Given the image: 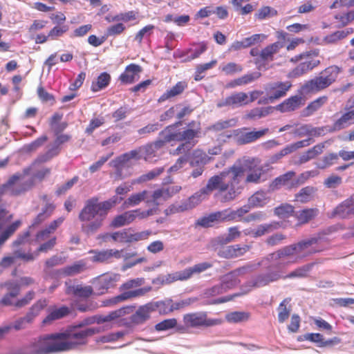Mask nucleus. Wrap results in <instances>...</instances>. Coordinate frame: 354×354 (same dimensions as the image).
Listing matches in <instances>:
<instances>
[{"instance_id": "obj_1", "label": "nucleus", "mask_w": 354, "mask_h": 354, "mask_svg": "<svg viewBox=\"0 0 354 354\" xmlns=\"http://www.w3.org/2000/svg\"><path fill=\"white\" fill-rule=\"evenodd\" d=\"M239 172L220 173L212 176L205 187L195 193L178 206V211H186L195 207L198 203L206 199L213 191L217 190L221 203H227L235 198L236 192L234 183L236 182Z\"/></svg>"}, {"instance_id": "obj_2", "label": "nucleus", "mask_w": 354, "mask_h": 354, "mask_svg": "<svg viewBox=\"0 0 354 354\" xmlns=\"http://www.w3.org/2000/svg\"><path fill=\"white\" fill-rule=\"evenodd\" d=\"M122 199L115 196L104 201H100L97 196L87 199L78 214L82 232L87 235L96 233L102 227L109 212Z\"/></svg>"}, {"instance_id": "obj_3", "label": "nucleus", "mask_w": 354, "mask_h": 354, "mask_svg": "<svg viewBox=\"0 0 354 354\" xmlns=\"http://www.w3.org/2000/svg\"><path fill=\"white\" fill-rule=\"evenodd\" d=\"M317 241L318 239L315 237L302 240L268 254L266 259L268 261L276 262L273 266L274 268H281L289 264L297 263L303 258L316 252L311 246L316 244Z\"/></svg>"}, {"instance_id": "obj_4", "label": "nucleus", "mask_w": 354, "mask_h": 354, "mask_svg": "<svg viewBox=\"0 0 354 354\" xmlns=\"http://www.w3.org/2000/svg\"><path fill=\"white\" fill-rule=\"evenodd\" d=\"M258 159L248 158L243 160V163L239 165H234L230 167L227 170L223 171L221 173H234L235 171L239 172V176L237 180L234 183V191L236 192L235 198L241 193L242 187L239 186V184L241 181L244 172L248 171L247 176L245 180V183H254L258 184L261 181L266 180L263 178L264 174L269 170V164H265L264 165L258 166Z\"/></svg>"}, {"instance_id": "obj_5", "label": "nucleus", "mask_w": 354, "mask_h": 354, "mask_svg": "<svg viewBox=\"0 0 354 354\" xmlns=\"http://www.w3.org/2000/svg\"><path fill=\"white\" fill-rule=\"evenodd\" d=\"M63 352L59 333L35 338L16 354H51Z\"/></svg>"}, {"instance_id": "obj_6", "label": "nucleus", "mask_w": 354, "mask_h": 354, "mask_svg": "<svg viewBox=\"0 0 354 354\" xmlns=\"http://www.w3.org/2000/svg\"><path fill=\"white\" fill-rule=\"evenodd\" d=\"M102 331L103 329L101 327L85 328L83 330H76L75 327H68L64 331L59 333L63 352L86 345L89 337Z\"/></svg>"}, {"instance_id": "obj_7", "label": "nucleus", "mask_w": 354, "mask_h": 354, "mask_svg": "<svg viewBox=\"0 0 354 354\" xmlns=\"http://www.w3.org/2000/svg\"><path fill=\"white\" fill-rule=\"evenodd\" d=\"M340 73V68L337 66H330L322 71L319 76L308 81L301 87L303 93L318 92L330 86L335 82Z\"/></svg>"}, {"instance_id": "obj_8", "label": "nucleus", "mask_w": 354, "mask_h": 354, "mask_svg": "<svg viewBox=\"0 0 354 354\" xmlns=\"http://www.w3.org/2000/svg\"><path fill=\"white\" fill-rule=\"evenodd\" d=\"M144 282L145 279L143 278H136L128 280L120 286V289L122 290L127 291H124L119 295L104 301L103 302L104 306H112L131 298L139 297L145 295L151 290L152 288L151 286H145L133 290H128L142 286Z\"/></svg>"}, {"instance_id": "obj_9", "label": "nucleus", "mask_w": 354, "mask_h": 354, "mask_svg": "<svg viewBox=\"0 0 354 354\" xmlns=\"http://www.w3.org/2000/svg\"><path fill=\"white\" fill-rule=\"evenodd\" d=\"M194 126V122L189 124V129L178 132V142L182 143L178 145V156L185 151H190V150L196 144L197 141L196 138L199 136L201 133L200 128L192 129Z\"/></svg>"}, {"instance_id": "obj_10", "label": "nucleus", "mask_w": 354, "mask_h": 354, "mask_svg": "<svg viewBox=\"0 0 354 354\" xmlns=\"http://www.w3.org/2000/svg\"><path fill=\"white\" fill-rule=\"evenodd\" d=\"M183 156H178V169L185 165L189 167L203 166L207 164L211 158L209 157L204 151L197 149L192 153L189 151L184 152Z\"/></svg>"}, {"instance_id": "obj_11", "label": "nucleus", "mask_w": 354, "mask_h": 354, "mask_svg": "<svg viewBox=\"0 0 354 354\" xmlns=\"http://www.w3.org/2000/svg\"><path fill=\"white\" fill-rule=\"evenodd\" d=\"M246 128L234 130V142L239 145H243L253 142L266 135L268 131V129H263L260 131H252L246 132Z\"/></svg>"}, {"instance_id": "obj_12", "label": "nucleus", "mask_w": 354, "mask_h": 354, "mask_svg": "<svg viewBox=\"0 0 354 354\" xmlns=\"http://www.w3.org/2000/svg\"><path fill=\"white\" fill-rule=\"evenodd\" d=\"M281 278L282 275L279 271H272L266 274H259L245 283V287L248 288V289L245 293L250 291L252 288L265 286L270 282L276 281Z\"/></svg>"}, {"instance_id": "obj_13", "label": "nucleus", "mask_w": 354, "mask_h": 354, "mask_svg": "<svg viewBox=\"0 0 354 354\" xmlns=\"http://www.w3.org/2000/svg\"><path fill=\"white\" fill-rule=\"evenodd\" d=\"M292 87V83L286 82H273L265 85V91L267 95H270V98L275 100L286 95L287 92Z\"/></svg>"}, {"instance_id": "obj_14", "label": "nucleus", "mask_w": 354, "mask_h": 354, "mask_svg": "<svg viewBox=\"0 0 354 354\" xmlns=\"http://www.w3.org/2000/svg\"><path fill=\"white\" fill-rule=\"evenodd\" d=\"M184 322L187 326H211L221 324L218 319H207L205 313H192L184 316Z\"/></svg>"}, {"instance_id": "obj_15", "label": "nucleus", "mask_w": 354, "mask_h": 354, "mask_svg": "<svg viewBox=\"0 0 354 354\" xmlns=\"http://www.w3.org/2000/svg\"><path fill=\"white\" fill-rule=\"evenodd\" d=\"M142 68L136 64L127 65L123 73L119 76V80L124 84H131L140 79Z\"/></svg>"}, {"instance_id": "obj_16", "label": "nucleus", "mask_w": 354, "mask_h": 354, "mask_svg": "<svg viewBox=\"0 0 354 354\" xmlns=\"http://www.w3.org/2000/svg\"><path fill=\"white\" fill-rule=\"evenodd\" d=\"M1 288H6L7 292L0 300L1 306L15 305L13 299L16 298L20 292V286L18 283L13 281H7L0 284Z\"/></svg>"}, {"instance_id": "obj_17", "label": "nucleus", "mask_w": 354, "mask_h": 354, "mask_svg": "<svg viewBox=\"0 0 354 354\" xmlns=\"http://www.w3.org/2000/svg\"><path fill=\"white\" fill-rule=\"evenodd\" d=\"M162 148L161 142L156 140L154 142L140 147L137 150L139 151V155L141 156V158H143L145 161H151L153 158L158 156V151Z\"/></svg>"}, {"instance_id": "obj_18", "label": "nucleus", "mask_w": 354, "mask_h": 354, "mask_svg": "<svg viewBox=\"0 0 354 354\" xmlns=\"http://www.w3.org/2000/svg\"><path fill=\"white\" fill-rule=\"evenodd\" d=\"M319 64L320 61L315 59H310L301 62L289 73L288 77L297 78L300 77L308 71H312Z\"/></svg>"}, {"instance_id": "obj_19", "label": "nucleus", "mask_w": 354, "mask_h": 354, "mask_svg": "<svg viewBox=\"0 0 354 354\" xmlns=\"http://www.w3.org/2000/svg\"><path fill=\"white\" fill-rule=\"evenodd\" d=\"M177 123L167 127L159 133V138L157 140L161 142V147H164L167 144L174 145L177 141Z\"/></svg>"}, {"instance_id": "obj_20", "label": "nucleus", "mask_w": 354, "mask_h": 354, "mask_svg": "<svg viewBox=\"0 0 354 354\" xmlns=\"http://www.w3.org/2000/svg\"><path fill=\"white\" fill-rule=\"evenodd\" d=\"M352 214H354V196H351L337 206L333 210V216L345 218Z\"/></svg>"}, {"instance_id": "obj_21", "label": "nucleus", "mask_w": 354, "mask_h": 354, "mask_svg": "<svg viewBox=\"0 0 354 354\" xmlns=\"http://www.w3.org/2000/svg\"><path fill=\"white\" fill-rule=\"evenodd\" d=\"M354 124V109L343 113L341 117L337 119L331 128H328L329 132L338 131L346 129Z\"/></svg>"}, {"instance_id": "obj_22", "label": "nucleus", "mask_w": 354, "mask_h": 354, "mask_svg": "<svg viewBox=\"0 0 354 354\" xmlns=\"http://www.w3.org/2000/svg\"><path fill=\"white\" fill-rule=\"evenodd\" d=\"M131 159H141V156L139 155V151H138L137 149L118 156L115 159L111 160L109 165L115 169H119Z\"/></svg>"}, {"instance_id": "obj_23", "label": "nucleus", "mask_w": 354, "mask_h": 354, "mask_svg": "<svg viewBox=\"0 0 354 354\" xmlns=\"http://www.w3.org/2000/svg\"><path fill=\"white\" fill-rule=\"evenodd\" d=\"M153 312L151 306L150 302L145 305L141 306L133 313L131 317V322L134 324H141L145 322L150 317V314Z\"/></svg>"}, {"instance_id": "obj_24", "label": "nucleus", "mask_w": 354, "mask_h": 354, "mask_svg": "<svg viewBox=\"0 0 354 354\" xmlns=\"http://www.w3.org/2000/svg\"><path fill=\"white\" fill-rule=\"evenodd\" d=\"M115 279L111 275L103 274L96 279L94 286L97 295H102L114 286Z\"/></svg>"}, {"instance_id": "obj_25", "label": "nucleus", "mask_w": 354, "mask_h": 354, "mask_svg": "<svg viewBox=\"0 0 354 354\" xmlns=\"http://www.w3.org/2000/svg\"><path fill=\"white\" fill-rule=\"evenodd\" d=\"M303 98L300 95H294L277 106V109L282 113L292 111L299 108L303 103Z\"/></svg>"}, {"instance_id": "obj_26", "label": "nucleus", "mask_w": 354, "mask_h": 354, "mask_svg": "<svg viewBox=\"0 0 354 354\" xmlns=\"http://www.w3.org/2000/svg\"><path fill=\"white\" fill-rule=\"evenodd\" d=\"M71 313V310L66 306H61L60 308H53L48 315L42 320L44 326L50 324L53 321L62 319Z\"/></svg>"}, {"instance_id": "obj_27", "label": "nucleus", "mask_w": 354, "mask_h": 354, "mask_svg": "<svg viewBox=\"0 0 354 354\" xmlns=\"http://www.w3.org/2000/svg\"><path fill=\"white\" fill-rule=\"evenodd\" d=\"M66 292L76 297L87 299L93 294V290L91 286L73 285L68 286Z\"/></svg>"}, {"instance_id": "obj_28", "label": "nucleus", "mask_w": 354, "mask_h": 354, "mask_svg": "<svg viewBox=\"0 0 354 354\" xmlns=\"http://www.w3.org/2000/svg\"><path fill=\"white\" fill-rule=\"evenodd\" d=\"M283 48V42H274L263 48L260 53V57L264 61H272L274 55Z\"/></svg>"}, {"instance_id": "obj_29", "label": "nucleus", "mask_w": 354, "mask_h": 354, "mask_svg": "<svg viewBox=\"0 0 354 354\" xmlns=\"http://www.w3.org/2000/svg\"><path fill=\"white\" fill-rule=\"evenodd\" d=\"M88 269L86 262L84 259L75 261L72 265L63 268V273L66 276H73L82 273Z\"/></svg>"}, {"instance_id": "obj_30", "label": "nucleus", "mask_w": 354, "mask_h": 354, "mask_svg": "<svg viewBox=\"0 0 354 354\" xmlns=\"http://www.w3.org/2000/svg\"><path fill=\"white\" fill-rule=\"evenodd\" d=\"M111 80V75L108 73L103 72L100 73L96 80L92 82L91 90L93 92H97L105 88L110 84Z\"/></svg>"}, {"instance_id": "obj_31", "label": "nucleus", "mask_w": 354, "mask_h": 354, "mask_svg": "<svg viewBox=\"0 0 354 354\" xmlns=\"http://www.w3.org/2000/svg\"><path fill=\"white\" fill-rule=\"evenodd\" d=\"M225 218L226 216L223 212H217L198 219L197 224L204 227H209L212 226L215 221H223Z\"/></svg>"}, {"instance_id": "obj_32", "label": "nucleus", "mask_w": 354, "mask_h": 354, "mask_svg": "<svg viewBox=\"0 0 354 354\" xmlns=\"http://www.w3.org/2000/svg\"><path fill=\"white\" fill-rule=\"evenodd\" d=\"M48 301L46 299L37 300L29 309L26 313L28 321L33 322L35 318L47 306Z\"/></svg>"}, {"instance_id": "obj_33", "label": "nucleus", "mask_w": 354, "mask_h": 354, "mask_svg": "<svg viewBox=\"0 0 354 354\" xmlns=\"http://www.w3.org/2000/svg\"><path fill=\"white\" fill-rule=\"evenodd\" d=\"M153 311H158L160 314L166 315L172 312L174 309L171 300L167 299L156 302H150Z\"/></svg>"}, {"instance_id": "obj_34", "label": "nucleus", "mask_w": 354, "mask_h": 354, "mask_svg": "<svg viewBox=\"0 0 354 354\" xmlns=\"http://www.w3.org/2000/svg\"><path fill=\"white\" fill-rule=\"evenodd\" d=\"M317 214V209L310 208L298 211L295 213V216L300 224H304L314 218Z\"/></svg>"}, {"instance_id": "obj_35", "label": "nucleus", "mask_w": 354, "mask_h": 354, "mask_svg": "<svg viewBox=\"0 0 354 354\" xmlns=\"http://www.w3.org/2000/svg\"><path fill=\"white\" fill-rule=\"evenodd\" d=\"M316 190L317 189L314 187H305L295 195V201L302 203H308L313 198V196Z\"/></svg>"}, {"instance_id": "obj_36", "label": "nucleus", "mask_w": 354, "mask_h": 354, "mask_svg": "<svg viewBox=\"0 0 354 354\" xmlns=\"http://www.w3.org/2000/svg\"><path fill=\"white\" fill-rule=\"evenodd\" d=\"M261 76V73L260 72L256 71L251 73L246 74L241 77H239L234 80L231 82L230 85L232 86H242L248 84L250 83L253 82L257 80Z\"/></svg>"}, {"instance_id": "obj_37", "label": "nucleus", "mask_w": 354, "mask_h": 354, "mask_svg": "<svg viewBox=\"0 0 354 354\" xmlns=\"http://www.w3.org/2000/svg\"><path fill=\"white\" fill-rule=\"evenodd\" d=\"M241 236V232L237 227H232L228 229V233L217 238V242L224 245L230 243Z\"/></svg>"}, {"instance_id": "obj_38", "label": "nucleus", "mask_w": 354, "mask_h": 354, "mask_svg": "<svg viewBox=\"0 0 354 354\" xmlns=\"http://www.w3.org/2000/svg\"><path fill=\"white\" fill-rule=\"evenodd\" d=\"M21 221L20 220L15 221L9 225L0 234V247L14 234L17 229L21 226Z\"/></svg>"}, {"instance_id": "obj_39", "label": "nucleus", "mask_w": 354, "mask_h": 354, "mask_svg": "<svg viewBox=\"0 0 354 354\" xmlns=\"http://www.w3.org/2000/svg\"><path fill=\"white\" fill-rule=\"evenodd\" d=\"M149 192L144 190L141 192L131 194L124 203L126 207H133L139 205L142 201L147 199Z\"/></svg>"}, {"instance_id": "obj_40", "label": "nucleus", "mask_w": 354, "mask_h": 354, "mask_svg": "<svg viewBox=\"0 0 354 354\" xmlns=\"http://www.w3.org/2000/svg\"><path fill=\"white\" fill-rule=\"evenodd\" d=\"M261 262H259L257 263L249 262L241 267L234 269V270H232V272L233 274H235V276L239 279V277H243L245 274H250L255 271L261 266Z\"/></svg>"}, {"instance_id": "obj_41", "label": "nucleus", "mask_w": 354, "mask_h": 354, "mask_svg": "<svg viewBox=\"0 0 354 354\" xmlns=\"http://www.w3.org/2000/svg\"><path fill=\"white\" fill-rule=\"evenodd\" d=\"M240 282V280L231 271L222 277L221 283L226 292L239 285Z\"/></svg>"}, {"instance_id": "obj_42", "label": "nucleus", "mask_w": 354, "mask_h": 354, "mask_svg": "<svg viewBox=\"0 0 354 354\" xmlns=\"http://www.w3.org/2000/svg\"><path fill=\"white\" fill-rule=\"evenodd\" d=\"M170 197V194L168 189H158L153 192L151 199H147V203H153L156 206L159 205L161 201H165Z\"/></svg>"}, {"instance_id": "obj_43", "label": "nucleus", "mask_w": 354, "mask_h": 354, "mask_svg": "<svg viewBox=\"0 0 354 354\" xmlns=\"http://www.w3.org/2000/svg\"><path fill=\"white\" fill-rule=\"evenodd\" d=\"M232 108L249 104L248 94L243 92L236 93L229 96Z\"/></svg>"}, {"instance_id": "obj_44", "label": "nucleus", "mask_w": 354, "mask_h": 354, "mask_svg": "<svg viewBox=\"0 0 354 354\" xmlns=\"http://www.w3.org/2000/svg\"><path fill=\"white\" fill-rule=\"evenodd\" d=\"M295 175L294 171H288L280 176L276 178L270 184V188L272 190L278 189L281 185H288V182Z\"/></svg>"}, {"instance_id": "obj_45", "label": "nucleus", "mask_w": 354, "mask_h": 354, "mask_svg": "<svg viewBox=\"0 0 354 354\" xmlns=\"http://www.w3.org/2000/svg\"><path fill=\"white\" fill-rule=\"evenodd\" d=\"M290 300V298L284 299L278 307V320L280 323H283L290 316L291 310L287 306Z\"/></svg>"}, {"instance_id": "obj_46", "label": "nucleus", "mask_w": 354, "mask_h": 354, "mask_svg": "<svg viewBox=\"0 0 354 354\" xmlns=\"http://www.w3.org/2000/svg\"><path fill=\"white\" fill-rule=\"evenodd\" d=\"M268 202L266 194L263 192L254 193L248 199V203L252 207H262Z\"/></svg>"}, {"instance_id": "obj_47", "label": "nucleus", "mask_w": 354, "mask_h": 354, "mask_svg": "<svg viewBox=\"0 0 354 354\" xmlns=\"http://www.w3.org/2000/svg\"><path fill=\"white\" fill-rule=\"evenodd\" d=\"M271 109V107L254 108L253 109H251L247 113V115H245V118L255 120L266 117V115L270 113Z\"/></svg>"}, {"instance_id": "obj_48", "label": "nucleus", "mask_w": 354, "mask_h": 354, "mask_svg": "<svg viewBox=\"0 0 354 354\" xmlns=\"http://www.w3.org/2000/svg\"><path fill=\"white\" fill-rule=\"evenodd\" d=\"M276 229H277V225L275 223L259 225L255 230H252V236L254 238L259 237Z\"/></svg>"}, {"instance_id": "obj_49", "label": "nucleus", "mask_w": 354, "mask_h": 354, "mask_svg": "<svg viewBox=\"0 0 354 354\" xmlns=\"http://www.w3.org/2000/svg\"><path fill=\"white\" fill-rule=\"evenodd\" d=\"M294 212V207L290 204L283 203L274 209L275 215L281 218H288Z\"/></svg>"}, {"instance_id": "obj_50", "label": "nucleus", "mask_w": 354, "mask_h": 354, "mask_svg": "<svg viewBox=\"0 0 354 354\" xmlns=\"http://www.w3.org/2000/svg\"><path fill=\"white\" fill-rule=\"evenodd\" d=\"M237 120L234 118L219 120L209 127V129L214 131H220L230 127H234Z\"/></svg>"}, {"instance_id": "obj_51", "label": "nucleus", "mask_w": 354, "mask_h": 354, "mask_svg": "<svg viewBox=\"0 0 354 354\" xmlns=\"http://www.w3.org/2000/svg\"><path fill=\"white\" fill-rule=\"evenodd\" d=\"M337 160L338 155L335 153H330L320 159L319 161L316 163V165L317 168L324 169L333 165L335 161Z\"/></svg>"}, {"instance_id": "obj_52", "label": "nucleus", "mask_w": 354, "mask_h": 354, "mask_svg": "<svg viewBox=\"0 0 354 354\" xmlns=\"http://www.w3.org/2000/svg\"><path fill=\"white\" fill-rule=\"evenodd\" d=\"M88 253L93 254L91 257L93 262L106 263L109 261L108 249L104 250H91Z\"/></svg>"}, {"instance_id": "obj_53", "label": "nucleus", "mask_w": 354, "mask_h": 354, "mask_svg": "<svg viewBox=\"0 0 354 354\" xmlns=\"http://www.w3.org/2000/svg\"><path fill=\"white\" fill-rule=\"evenodd\" d=\"M48 140V137L46 136H42L32 142L24 146L23 149L26 153H30L36 151L40 147H41L45 142Z\"/></svg>"}, {"instance_id": "obj_54", "label": "nucleus", "mask_w": 354, "mask_h": 354, "mask_svg": "<svg viewBox=\"0 0 354 354\" xmlns=\"http://www.w3.org/2000/svg\"><path fill=\"white\" fill-rule=\"evenodd\" d=\"M248 314L245 312L235 311L227 314L225 319L230 323H239L248 320Z\"/></svg>"}, {"instance_id": "obj_55", "label": "nucleus", "mask_w": 354, "mask_h": 354, "mask_svg": "<svg viewBox=\"0 0 354 354\" xmlns=\"http://www.w3.org/2000/svg\"><path fill=\"white\" fill-rule=\"evenodd\" d=\"M104 123L105 119L104 117L93 118L90 120L88 125L85 129V133L88 135H91L95 129L102 126Z\"/></svg>"}, {"instance_id": "obj_56", "label": "nucleus", "mask_w": 354, "mask_h": 354, "mask_svg": "<svg viewBox=\"0 0 354 354\" xmlns=\"http://www.w3.org/2000/svg\"><path fill=\"white\" fill-rule=\"evenodd\" d=\"M312 268V265H305L303 266L294 271L291 272L286 276L283 277L282 278H294V277H305L307 275V273Z\"/></svg>"}, {"instance_id": "obj_57", "label": "nucleus", "mask_w": 354, "mask_h": 354, "mask_svg": "<svg viewBox=\"0 0 354 354\" xmlns=\"http://www.w3.org/2000/svg\"><path fill=\"white\" fill-rule=\"evenodd\" d=\"M327 101V97H320L310 104L308 105L306 110L308 112V115L312 114L313 112L318 110L322 105H324Z\"/></svg>"}, {"instance_id": "obj_58", "label": "nucleus", "mask_w": 354, "mask_h": 354, "mask_svg": "<svg viewBox=\"0 0 354 354\" xmlns=\"http://www.w3.org/2000/svg\"><path fill=\"white\" fill-rule=\"evenodd\" d=\"M13 254H15L16 259H20L25 262L32 261L37 256L36 255V252L33 253L30 250H29L27 252H25L21 250H17L13 252Z\"/></svg>"}, {"instance_id": "obj_59", "label": "nucleus", "mask_w": 354, "mask_h": 354, "mask_svg": "<svg viewBox=\"0 0 354 354\" xmlns=\"http://www.w3.org/2000/svg\"><path fill=\"white\" fill-rule=\"evenodd\" d=\"M151 234L150 230H145L138 232H132L129 229L130 243L139 241L147 240Z\"/></svg>"}, {"instance_id": "obj_60", "label": "nucleus", "mask_w": 354, "mask_h": 354, "mask_svg": "<svg viewBox=\"0 0 354 354\" xmlns=\"http://www.w3.org/2000/svg\"><path fill=\"white\" fill-rule=\"evenodd\" d=\"M68 30V26L62 24L54 26L48 32V36L53 39H55L62 36Z\"/></svg>"}, {"instance_id": "obj_61", "label": "nucleus", "mask_w": 354, "mask_h": 354, "mask_svg": "<svg viewBox=\"0 0 354 354\" xmlns=\"http://www.w3.org/2000/svg\"><path fill=\"white\" fill-rule=\"evenodd\" d=\"M113 154L114 152L111 151L106 156H102L97 161H96L89 167L90 172L95 173L100 170L102 168V167L104 165V163L113 156Z\"/></svg>"}, {"instance_id": "obj_62", "label": "nucleus", "mask_w": 354, "mask_h": 354, "mask_svg": "<svg viewBox=\"0 0 354 354\" xmlns=\"http://www.w3.org/2000/svg\"><path fill=\"white\" fill-rule=\"evenodd\" d=\"M176 324L177 320L174 318L165 319L156 324L155 329L158 331H163L175 327Z\"/></svg>"}, {"instance_id": "obj_63", "label": "nucleus", "mask_w": 354, "mask_h": 354, "mask_svg": "<svg viewBox=\"0 0 354 354\" xmlns=\"http://www.w3.org/2000/svg\"><path fill=\"white\" fill-rule=\"evenodd\" d=\"M155 28L153 25L149 24L142 29H140L135 36V40L139 44H141L142 42L143 37L145 35H151L152 33V30Z\"/></svg>"}, {"instance_id": "obj_64", "label": "nucleus", "mask_w": 354, "mask_h": 354, "mask_svg": "<svg viewBox=\"0 0 354 354\" xmlns=\"http://www.w3.org/2000/svg\"><path fill=\"white\" fill-rule=\"evenodd\" d=\"M286 239V236L281 233H275L268 236L266 241V243L269 246H275L282 243L283 240Z\"/></svg>"}]
</instances>
